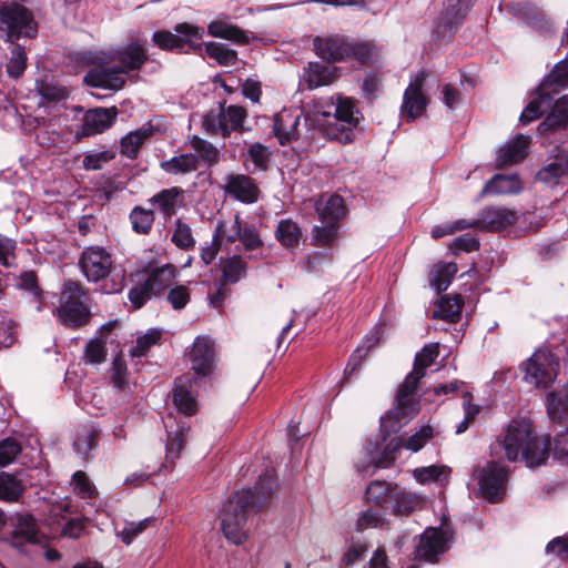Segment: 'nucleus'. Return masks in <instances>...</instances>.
<instances>
[{"label":"nucleus","instance_id":"obj_1","mask_svg":"<svg viewBox=\"0 0 568 568\" xmlns=\"http://www.w3.org/2000/svg\"><path fill=\"white\" fill-rule=\"evenodd\" d=\"M277 487L274 469H265L254 488L234 491L220 511L221 529L225 538L235 545L247 539L246 523L252 511H258L271 504Z\"/></svg>","mask_w":568,"mask_h":568},{"label":"nucleus","instance_id":"obj_2","mask_svg":"<svg viewBox=\"0 0 568 568\" xmlns=\"http://www.w3.org/2000/svg\"><path fill=\"white\" fill-rule=\"evenodd\" d=\"M497 444L504 449L507 460L517 462L520 458L528 467L544 465L551 450L550 436H538L528 417L513 418Z\"/></svg>","mask_w":568,"mask_h":568},{"label":"nucleus","instance_id":"obj_3","mask_svg":"<svg viewBox=\"0 0 568 568\" xmlns=\"http://www.w3.org/2000/svg\"><path fill=\"white\" fill-rule=\"evenodd\" d=\"M312 201L321 224L312 227L311 245L332 248L338 242L342 222L346 219L348 209L343 196L337 193L321 194Z\"/></svg>","mask_w":568,"mask_h":568},{"label":"nucleus","instance_id":"obj_4","mask_svg":"<svg viewBox=\"0 0 568 568\" xmlns=\"http://www.w3.org/2000/svg\"><path fill=\"white\" fill-rule=\"evenodd\" d=\"M78 265L89 283L99 285L97 290L101 293L116 294L125 286L124 273L114 271L112 255L102 246L84 247Z\"/></svg>","mask_w":568,"mask_h":568},{"label":"nucleus","instance_id":"obj_5","mask_svg":"<svg viewBox=\"0 0 568 568\" xmlns=\"http://www.w3.org/2000/svg\"><path fill=\"white\" fill-rule=\"evenodd\" d=\"M313 47L315 53L328 63L355 60L359 65H368L377 55V48L373 41L341 34L316 37Z\"/></svg>","mask_w":568,"mask_h":568},{"label":"nucleus","instance_id":"obj_6","mask_svg":"<svg viewBox=\"0 0 568 568\" xmlns=\"http://www.w3.org/2000/svg\"><path fill=\"white\" fill-rule=\"evenodd\" d=\"M89 288L79 281L68 280L60 292L59 305L53 311L59 322L71 329L90 323Z\"/></svg>","mask_w":568,"mask_h":568},{"label":"nucleus","instance_id":"obj_7","mask_svg":"<svg viewBox=\"0 0 568 568\" xmlns=\"http://www.w3.org/2000/svg\"><path fill=\"white\" fill-rule=\"evenodd\" d=\"M38 34V23L30 9L14 2L0 1V37L13 43L21 38L33 39Z\"/></svg>","mask_w":568,"mask_h":568},{"label":"nucleus","instance_id":"obj_8","mask_svg":"<svg viewBox=\"0 0 568 568\" xmlns=\"http://www.w3.org/2000/svg\"><path fill=\"white\" fill-rule=\"evenodd\" d=\"M559 368L558 358L550 352L537 351L525 363L524 381L536 388L550 387Z\"/></svg>","mask_w":568,"mask_h":568},{"label":"nucleus","instance_id":"obj_9","mask_svg":"<svg viewBox=\"0 0 568 568\" xmlns=\"http://www.w3.org/2000/svg\"><path fill=\"white\" fill-rule=\"evenodd\" d=\"M92 67L83 78V82L91 88L119 91L126 83V75L113 63H102L101 52L90 53L88 60Z\"/></svg>","mask_w":568,"mask_h":568},{"label":"nucleus","instance_id":"obj_10","mask_svg":"<svg viewBox=\"0 0 568 568\" xmlns=\"http://www.w3.org/2000/svg\"><path fill=\"white\" fill-rule=\"evenodd\" d=\"M176 34L159 30L152 36V41L160 49L165 51L180 50L184 45H189L193 51H201L202 44L194 43V40H201L204 36V29L187 22L179 23L174 28Z\"/></svg>","mask_w":568,"mask_h":568},{"label":"nucleus","instance_id":"obj_11","mask_svg":"<svg viewBox=\"0 0 568 568\" xmlns=\"http://www.w3.org/2000/svg\"><path fill=\"white\" fill-rule=\"evenodd\" d=\"M475 0H446L435 21L433 37L436 40L450 39L462 26Z\"/></svg>","mask_w":568,"mask_h":568},{"label":"nucleus","instance_id":"obj_12","mask_svg":"<svg viewBox=\"0 0 568 568\" xmlns=\"http://www.w3.org/2000/svg\"><path fill=\"white\" fill-rule=\"evenodd\" d=\"M454 534L449 528H426L415 548V560L437 562L438 557L449 549Z\"/></svg>","mask_w":568,"mask_h":568},{"label":"nucleus","instance_id":"obj_13","mask_svg":"<svg viewBox=\"0 0 568 568\" xmlns=\"http://www.w3.org/2000/svg\"><path fill=\"white\" fill-rule=\"evenodd\" d=\"M102 63H115L119 69L128 77L131 72L140 71L149 61L145 48L138 43L131 42L120 49L110 51H101Z\"/></svg>","mask_w":568,"mask_h":568},{"label":"nucleus","instance_id":"obj_14","mask_svg":"<svg viewBox=\"0 0 568 568\" xmlns=\"http://www.w3.org/2000/svg\"><path fill=\"white\" fill-rule=\"evenodd\" d=\"M427 75L425 70L419 71L404 92L400 114L407 122L415 121L426 111L429 100L423 90Z\"/></svg>","mask_w":568,"mask_h":568},{"label":"nucleus","instance_id":"obj_15","mask_svg":"<svg viewBox=\"0 0 568 568\" xmlns=\"http://www.w3.org/2000/svg\"><path fill=\"white\" fill-rule=\"evenodd\" d=\"M508 474L504 467L496 463H487L479 470L478 485L481 496L489 503L499 501L506 493Z\"/></svg>","mask_w":568,"mask_h":568},{"label":"nucleus","instance_id":"obj_16","mask_svg":"<svg viewBox=\"0 0 568 568\" xmlns=\"http://www.w3.org/2000/svg\"><path fill=\"white\" fill-rule=\"evenodd\" d=\"M420 379L422 377L410 372L398 386L395 396L396 406L394 410V417L397 420H400L402 418H412L418 414L419 400L414 397V394ZM392 414L393 412L389 413V415Z\"/></svg>","mask_w":568,"mask_h":568},{"label":"nucleus","instance_id":"obj_17","mask_svg":"<svg viewBox=\"0 0 568 568\" xmlns=\"http://www.w3.org/2000/svg\"><path fill=\"white\" fill-rule=\"evenodd\" d=\"M186 356L195 375L207 377L213 373L216 353L214 343L210 337L197 336Z\"/></svg>","mask_w":568,"mask_h":568},{"label":"nucleus","instance_id":"obj_18","mask_svg":"<svg viewBox=\"0 0 568 568\" xmlns=\"http://www.w3.org/2000/svg\"><path fill=\"white\" fill-rule=\"evenodd\" d=\"M199 383V377L191 374H184L174 379L172 402L175 408L185 416H193L197 412V394L194 387Z\"/></svg>","mask_w":568,"mask_h":568},{"label":"nucleus","instance_id":"obj_19","mask_svg":"<svg viewBox=\"0 0 568 568\" xmlns=\"http://www.w3.org/2000/svg\"><path fill=\"white\" fill-rule=\"evenodd\" d=\"M118 116V109L111 108H94L85 112L80 130L77 131V136H92L103 133L110 129Z\"/></svg>","mask_w":568,"mask_h":568},{"label":"nucleus","instance_id":"obj_20","mask_svg":"<svg viewBox=\"0 0 568 568\" xmlns=\"http://www.w3.org/2000/svg\"><path fill=\"white\" fill-rule=\"evenodd\" d=\"M224 192L234 200L252 204L258 201L261 191L251 176L246 174H229L225 176Z\"/></svg>","mask_w":568,"mask_h":568},{"label":"nucleus","instance_id":"obj_21","mask_svg":"<svg viewBox=\"0 0 568 568\" xmlns=\"http://www.w3.org/2000/svg\"><path fill=\"white\" fill-rule=\"evenodd\" d=\"M13 530L10 535L11 545L20 551L24 546L40 541L39 529L34 517L30 514H17L13 518Z\"/></svg>","mask_w":568,"mask_h":568},{"label":"nucleus","instance_id":"obj_22","mask_svg":"<svg viewBox=\"0 0 568 568\" xmlns=\"http://www.w3.org/2000/svg\"><path fill=\"white\" fill-rule=\"evenodd\" d=\"M302 112L284 109L274 118L273 133L281 145H286L300 136L298 126Z\"/></svg>","mask_w":568,"mask_h":568},{"label":"nucleus","instance_id":"obj_23","mask_svg":"<svg viewBox=\"0 0 568 568\" xmlns=\"http://www.w3.org/2000/svg\"><path fill=\"white\" fill-rule=\"evenodd\" d=\"M517 213L504 206H487L479 213V229L499 232L516 223Z\"/></svg>","mask_w":568,"mask_h":568},{"label":"nucleus","instance_id":"obj_24","mask_svg":"<svg viewBox=\"0 0 568 568\" xmlns=\"http://www.w3.org/2000/svg\"><path fill=\"white\" fill-rule=\"evenodd\" d=\"M184 191L179 186L163 189L155 193L148 201L155 205L165 220L174 216L180 207L183 206Z\"/></svg>","mask_w":568,"mask_h":568},{"label":"nucleus","instance_id":"obj_25","mask_svg":"<svg viewBox=\"0 0 568 568\" xmlns=\"http://www.w3.org/2000/svg\"><path fill=\"white\" fill-rule=\"evenodd\" d=\"M568 88V59L558 62L540 83V98L548 102L554 95Z\"/></svg>","mask_w":568,"mask_h":568},{"label":"nucleus","instance_id":"obj_26","mask_svg":"<svg viewBox=\"0 0 568 568\" xmlns=\"http://www.w3.org/2000/svg\"><path fill=\"white\" fill-rule=\"evenodd\" d=\"M529 139L523 134L517 135L506 145L501 146L496 158V168L504 169L521 162L527 155Z\"/></svg>","mask_w":568,"mask_h":568},{"label":"nucleus","instance_id":"obj_27","mask_svg":"<svg viewBox=\"0 0 568 568\" xmlns=\"http://www.w3.org/2000/svg\"><path fill=\"white\" fill-rule=\"evenodd\" d=\"M328 109L332 111V120L345 123L352 129L357 128L363 119L352 98L336 95V102H329Z\"/></svg>","mask_w":568,"mask_h":568},{"label":"nucleus","instance_id":"obj_28","mask_svg":"<svg viewBox=\"0 0 568 568\" xmlns=\"http://www.w3.org/2000/svg\"><path fill=\"white\" fill-rule=\"evenodd\" d=\"M166 457L174 460L180 457L191 426L185 420L176 422L175 425H166Z\"/></svg>","mask_w":568,"mask_h":568},{"label":"nucleus","instance_id":"obj_29","mask_svg":"<svg viewBox=\"0 0 568 568\" xmlns=\"http://www.w3.org/2000/svg\"><path fill=\"white\" fill-rule=\"evenodd\" d=\"M337 79V68L321 62H310L305 70L308 89L328 85Z\"/></svg>","mask_w":568,"mask_h":568},{"label":"nucleus","instance_id":"obj_30","mask_svg":"<svg viewBox=\"0 0 568 568\" xmlns=\"http://www.w3.org/2000/svg\"><path fill=\"white\" fill-rule=\"evenodd\" d=\"M207 33L214 38L233 41L236 44H247L250 37L240 27L224 20H214L207 26Z\"/></svg>","mask_w":568,"mask_h":568},{"label":"nucleus","instance_id":"obj_31","mask_svg":"<svg viewBox=\"0 0 568 568\" xmlns=\"http://www.w3.org/2000/svg\"><path fill=\"white\" fill-rule=\"evenodd\" d=\"M464 298L462 295L442 296L437 303V310L433 313V318L444 320L448 323H457L462 317Z\"/></svg>","mask_w":568,"mask_h":568},{"label":"nucleus","instance_id":"obj_32","mask_svg":"<svg viewBox=\"0 0 568 568\" xmlns=\"http://www.w3.org/2000/svg\"><path fill=\"white\" fill-rule=\"evenodd\" d=\"M547 414L554 423L561 424L568 420V384L562 389L547 395Z\"/></svg>","mask_w":568,"mask_h":568},{"label":"nucleus","instance_id":"obj_33","mask_svg":"<svg viewBox=\"0 0 568 568\" xmlns=\"http://www.w3.org/2000/svg\"><path fill=\"white\" fill-rule=\"evenodd\" d=\"M520 180L517 175L495 174L488 180L483 190L481 195L486 194H516L520 192Z\"/></svg>","mask_w":568,"mask_h":568},{"label":"nucleus","instance_id":"obj_34","mask_svg":"<svg viewBox=\"0 0 568 568\" xmlns=\"http://www.w3.org/2000/svg\"><path fill=\"white\" fill-rule=\"evenodd\" d=\"M160 168L171 175L189 174L197 171L199 156L194 153H181L170 160L162 161Z\"/></svg>","mask_w":568,"mask_h":568},{"label":"nucleus","instance_id":"obj_35","mask_svg":"<svg viewBox=\"0 0 568 568\" xmlns=\"http://www.w3.org/2000/svg\"><path fill=\"white\" fill-rule=\"evenodd\" d=\"M392 501L388 510L397 516H409L419 505L420 499L418 496L407 493L405 489L397 487L393 488V495H390Z\"/></svg>","mask_w":568,"mask_h":568},{"label":"nucleus","instance_id":"obj_36","mask_svg":"<svg viewBox=\"0 0 568 568\" xmlns=\"http://www.w3.org/2000/svg\"><path fill=\"white\" fill-rule=\"evenodd\" d=\"M175 277V268L173 265H164L154 268L144 281L153 296L161 295L173 283Z\"/></svg>","mask_w":568,"mask_h":568},{"label":"nucleus","instance_id":"obj_37","mask_svg":"<svg viewBox=\"0 0 568 568\" xmlns=\"http://www.w3.org/2000/svg\"><path fill=\"white\" fill-rule=\"evenodd\" d=\"M538 131L541 134H551L560 131L568 132V108L556 101L552 111L538 125Z\"/></svg>","mask_w":568,"mask_h":568},{"label":"nucleus","instance_id":"obj_38","mask_svg":"<svg viewBox=\"0 0 568 568\" xmlns=\"http://www.w3.org/2000/svg\"><path fill=\"white\" fill-rule=\"evenodd\" d=\"M28 64V54L23 45L13 42L9 49V55L6 61V73L12 80H19Z\"/></svg>","mask_w":568,"mask_h":568},{"label":"nucleus","instance_id":"obj_39","mask_svg":"<svg viewBox=\"0 0 568 568\" xmlns=\"http://www.w3.org/2000/svg\"><path fill=\"white\" fill-rule=\"evenodd\" d=\"M394 487H397V484H392L385 480H373L366 488V500L375 506L388 510L393 498L390 495H393Z\"/></svg>","mask_w":568,"mask_h":568},{"label":"nucleus","instance_id":"obj_40","mask_svg":"<svg viewBox=\"0 0 568 568\" xmlns=\"http://www.w3.org/2000/svg\"><path fill=\"white\" fill-rule=\"evenodd\" d=\"M220 267L222 272L220 281L227 285L237 283L247 272V264L240 255L221 258Z\"/></svg>","mask_w":568,"mask_h":568},{"label":"nucleus","instance_id":"obj_41","mask_svg":"<svg viewBox=\"0 0 568 568\" xmlns=\"http://www.w3.org/2000/svg\"><path fill=\"white\" fill-rule=\"evenodd\" d=\"M301 226L292 219L278 221L275 230V239L286 248H294L302 239Z\"/></svg>","mask_w":568,"mask_h":568},{"label":"nucleus","instance_id":"obj_42","mask_svg":"<svg viewBox=\"0 0 568 568\" xmlns=\"http://www.w3.org/2000/svg\"><path fill=\"white\" fill-rule=\"evenodd\" d=\"M457 271V264L454 262H439L435 264L434 270L429 273L430 286L434 287L438 294L446 291Z\"/></svg>","mask_w":568,"mask_h":568},{"label":"nucleus","instance_id":"obj_43","mask_svg":"<svg viewBox=\"0 0 568 568\" xmlns=\"http://www.w3.org/2000/svg\"><path fill=\"white\" fill-rule=\"evenodd\" d=\"M99 438L100 429L94 425H85L77 432L73 440V448L84 459L98 445Z\"/></svg>","mask_w":568,"mask_h":568},{"label":"nucleus","instance_id":"obj_44","mask_svg":"<svg viewBox=\"0 0 568 568\" xmlns=\"http://www.w3.org/2000/svg\"><path fill=\"white\" fill-rule=\"evenodd\" d=\"M321 130L328 140L337 141L342 144H347L354 141V129L337 120H326L320 123Z\"/></svg>","mask_w":568,"mask_h":568},{"label":"nucleus","instance_id":"obj_45","mask_svg":"<svg viewBox=\"0 0 568 568\" xmlns=\"http://www.w3.org/2000/svg\"><path fill=\"white\" fill-rule=\"evenodd\" d=\"M129 220L134 233L149 235L155 221V214L153 210L135 205L130 212Z\"/></svg>","mask_w":568,"mask_h":568},{"label":"nucleus","instance_id":"obj_46","mask_svg":"<svg viewBox=\"0 0 568 568\" xmlns=\"http://www.w3.org/2000/svg\"><path fill=\"white\" fill-rule=\"evenodd\" d=\"M205 52L210 59L223 67H232L237 61V52L219 42L205 43Z\"/></svg>","mask_w":568,"mask_h":568},{"label":"nucleus","instance_id":"obj_47","mask_svg":"<svg viewBox=\"0 0 568 568\" xmlns=\"http://www.w3.org/2000/svg\"><path fill=\"white\" fill-rule=\"evenodd\" d=\"M190 143L192 149L196 152L195 154L199 156V163L202 161L207 166H212L220 161V151L211 142L197 135H193Z\"/></svg>","mask_w":568,"mask_h":568},{"label":"nucleus","instance_id":"obj_48","mask_svg":"<svg viewBox=\"0 0 568 568\" xmlns=\"http://www.w3.org/2000/svg\"><path fill=\"white\" fill-rule=\"evenodd\" d=\"M16 286L18 290L28 292L32 300L38 303L43 301V292L39 285L38 275L34 271H23L17 277Z\"/></svg>","mask_w":568,"mask_h":568},{"label":"nucleus","instance_id":"obj_49","mask_svg":"<svg viewBox=\"0 0 568 568\" xmlns=\"http://www.w3.org/2000/svg\"><path fill=\"white\" fill-rule=\"evenodd\" d=\"M438 356V346L437 344L425 345L420 352L415 355L413 373L417 374L419 377H425L426 369L430 367L435 359Z\"/></svg>","mask_w":568,"mask_h":568},{"label":"nucleus","instance_id":"obj_50","mask_svg":"<svg viewBox=\"0 0 568 568\" xmlns=\"http://www.w3.org/2000/svg\"><path fill=\"white\" fill-rule=\"evenodd\" d=\"M536 179L539 182L546 183L548 185H557L559 184L561 179H566L560 154L556 156L554 162L541 168L537 172Z\"/></svg>","mask_w":568,"mask_h":568},{"label":"nucleus","instance_id":"obj_51","mask_svg":"<svg viewBox=\"0 0 568 568\" xmlns=\"http://www.w3.org/2000/svg\"><path fill=\"white\" fill-rule=\"evenodd\" d=\"M105 341L92 338L84 346L83 362L90 365H100L106 359L108 349Z\"/></svg>","mask_w":568,"mask_h":568},{"label":"nucleus","instance_id":"obj_52","mask_svg":"<svg viewBox=\"0 0 568 568\" xmlns=\"http://www.w3.org/2000/svg\"><path fill=\"white\" fill-rule=\"evenodd\" d=\"M537 97L534 98L524 109V111L520 114V122L526 125L531 123L532 121L539 119L546 111V109L542 108L545 104L546 108H549L552 101H547L546 99L540 98V84L538 85L537 90Z\"/></svg>","mask_w":568,"mask_h":568},{"label":"nucleus","instance_id":"obj_53","mask_svg":"<svg viewBox=\"0 0 568 568\" xmlns=\"http://www.w3.org/2000/svg\"><path fill=\"white\" fill-rule=\"evenodd\" d=\"M171 240L175 246L184 251L192 250L195 246V240L190 225L181 219L175 221V227Z\"/></svg>","mask_w":568,"mask_h":568},{"label":"nucleus","instance_id":"obj_54","mask_svg":"<svg viewBox=\"0 0 568 568\" xmlns=\"http://www.w3.org/2000/svg\"><path fill=\"white\" fill-rule=\"evenodd\" d=\"M17 248L18 243L14 239H11L0 233V265L10 268L17 265Z\"/></svg>","mask_w":568,"mask_h":568},{"label":"nucleus","instance_id":"obj_55","mask_svg":"<svg viewBox=\"0 0 568 568\" xmlns=\"http://www.w3.org/2000/svg\"><path fill=\"white\" fill-rule=\"evenodd\" d=\"M162 332L156 328L149 329L143 336L138 337L135 345L130 349L132 357H142L155 344L160 342Z\"/></svg>","mask_w":568,"mask_h":568},{"label":"nucleus","instance_id":"obj_56","mask_svg":"<svg viewBox=\"0 0 568 568\" xmlns=\"http://www.w3.org/2000/svg\"><path fill=\"white\" fill-rule=\"evenodd\" d=\"M224 229L225 223L219 222L215 226L211 245L202 248L201 260L205 265H210L215 260L223 243Z\"/></svg>","mask_w":568,"mask_h":568},{"label":"nucleus","instance_id":"obj_57","mask_svg":"<svg viewBox=\"0 0 568 568\" xmlns=\"http://www.w3.org/2000/svg\"><path fill=\"white\" fill-rule=\"evenodd\" d=\"M152 523L153 517L144 518L138 523L125 521L122 530L118 532V536L125 545H130L140 534H142Z\"/></svg>","mask_w":568,"mask_h":568},{"label":"nucleus","instance_id":"obj_58","mask_svg":"<svg viewBox=\"0 0 568 568\" xmlns=\"http://www.w3.org/2000/svg\"><path fill=\"white\" fill-rule=\"evenodd\" d=\"M21 495L20 483L13 475L0 474V499L17 500Z\"/></svg>","mask_w":568,"mask_h":568},{"label":"nucleus","instance_id":"obj_59","mask_svg":"<svg viewBox=\"0 0 568 568\" xmlns=\"http://www.w3.org/2000/svg\"><path fill=\"white\" fill-rule=\"evenodd\" d=\"M221 109L223 116H225V122L227 123V130H230V134L233 131H240L243 126L244 120L246 119L245 109L239 105H230L224 109L223 104H221Z\"/></svg>","mask_w":568,"mask_h":568},{"label":"nucleus","instance_id":"obj_60","mask_svg":"<svg viewBox=\"0 0 568 568\" xmlns=\"http://www.w3.org/2000/svg\"><path fill=\"white\" fill-rule=\"evenodd\" d=\"M144 143L136 130L132 131L121 139V154L134 160L138 158L140 149Z\"/></svg>","mask_w":568,"mask_h":568},{"label":"nucleus","instance_id":"obj_61","mask_svg":"<svg viewBox=\"0 0 568 568\" xmlns=\"http://www.w3.org/2000/svg\"><path fill=\"white\" fill-rule=\"evenodd\" d=\"M136 132L145 142L153 136L166 134L168 124L162 116H155L145 122Z\"/></svg>","mask_w":568,"mask_h":568},{"label":"nucleus","instance_id":"obj_62","mask_svg":"<svg viewBox=\"0 0 568 568\" xmlns=\"http://www.w3.org/2000/svg\"><path fill=\"white\" fill-rule=\"evenodd\" d=\"M37 91L44 100L49 102H58L64 100L68 97V91L65 88L47 81L38 82Z\"/></svg>","mask_w":568,"mask_h":568},{"label":"nucleus","instance_id":"obj_63","mask_svg":"<svg viewBox=\"0 0 568 568\" xmlns=\"http://www.w3.org/2000/svg\"><path fill=\"white\" fill-rule=\"evenodd\" d=\"M111 372V379L115 388L123 389L128 386V366L122 355L114 357Z\"/></svg>","mask_w":568,"mask_h":568},{"label":"nucleus","instance_id":"obj_64","mask_svg":"<svg viewBox=\"0 0 568 568\" xmlns=\"http://www.w3.org/2000/svg\"><path fill=\"white\" fill-rule=\"evenodd\" d=\"M552 456L560 464L568 466V429L555 436Z\"/></svg>","mask_w":568,"mask_h":568}]
</instances>
